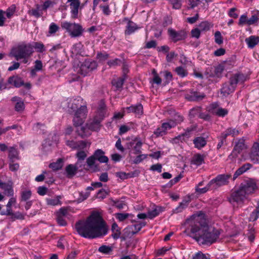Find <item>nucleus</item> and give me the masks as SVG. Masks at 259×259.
<instances>
[{
    "instance_id": "31",
    "label": "nucleus",
    "mask_w": 259,
    "mask_h": 259,
    "mask_svg": "<svg viewBox=\"0 0 259 259\" xmlns=\"http://www.w3.org/2000/svg\"><path fill=\"white\" fill-rule=\"evenodd\" d=\"M16 10V7L15 5H12L9 7L6 12L0 9V16H4L5 14L7 16H12L15 14Z\"/></svg>"
},
{
    "instance_id": "48",
    "label": "nucleus",
    "mask_w": 259,
    "mask_h": 259,
    "mask_svg": "<svg viewBox=\"0 0 259 259\" xmlns=\"http://www.w3.org/2000/svg\"><path fill=\"white\" fill-rule=\"evenodd\" d=\"M193 259H210L209 255H206L199 251L193 255Z\"/></svg>"
},
{
    "instance_id": "17",
    "label": "nucleus",
    "mask_w": 259,
    "mask_h": 259,
    "mask_svg": "<svg viewBox=\"0 0 259 259\" xmlns=\"http://www.w3.org/2000/svg\"><path fill=\"white\" fill-rule=\"evenodd\" d=\"M128 113H134L136 116H141L143 112V106L141 104H138L135 106H131L126 108Z\"/></svg>"
},
{
    "instance_id": "49",
    "label": "nucleus",
    "mask_w": 259,
    "mask_h": 259,
    "mask_svg": "<svg viewBox=\"0 0 259 259\" xmlns=\"http://www.w3.org/2000/svg\"><path fill=\"white\" fill-rule=\"evenodd\" d=\"M121 63V61L118 59L116 58L113 60H111L108 61L107 64L110 67H115L118 65H120Z\"/></svg>"
},
{
    "instance_id": "46",
    "label": "nucleus",
    "mask_w": 259,
    "mask_h": 259,
    "mask_svg": "<svg viewBox=\"0 0 259 259\" xmlns=\"http://www.w3.org/2000/svg\"><path fill=\"white\" fill-rule=\"evenodd\" d=\"M175 71L177 74L181 77H185L188 74V72L187 70L181 66L177 67L175 69Z\"/></svg>"
},
{
    "instance_id": "19",
    "label": "nucleus",
    "mask_w": 259,
    "mask_h": 259,
    "mask_svg": "<svg viewBox=\"0 0 259 259\" xmlns=\"http://www.w3.org/2000/svg\"><path fill=\"white\" fill-rule=\"evenodd\" d=\"M70 3L71 14L74 16H77L78 13V10L80 8V2L79 0H68Z\"/></svg>"
},
{
    "instance_id": "22",
    "label": "nucleus",
    "mask_w": 259,
    "mask_h": 259,
    "mask_svg": "<svg viewBox=\"0 0 259 259\" xmlns=\"http://www.w3.org/2000/svg\"><path fill=\"white\" fill-rule=\"evenodd\" d=\"M8 83L16 88L20 87L24 84L22 79L18 76H11L8 79Z\"/></svg>"
},
{
    "instance_id": "12",
    "label": "nucleus",
    "mask_w": 259,
    "mask_h": 259,
    "mask_svg": "<svg viewBox=\"0 0 259 259\" xmlns=\"http://www.w3.org/2000/svg\"><path fill=\"white\" fill-rule=\"evenodd\" d=\"M259 145L257 142L253 144L249 153V159L254 163H259Z\"/></svg>"
},
{
    "instance_id": "57",
    "label": "nucleus",
    "mask_w": 259,
    "mask_h": 259,
    "mask_svg": "<svg viewBox=\"0 0 259 259\" xmlns=\"http://www.w3.org/2000/svg\"><path fill=\"white\" fill-rule=\"evenodd\" d=\"M259 217V210L255 209L250 214L249 218L250 221H255Z\"/></svg>"
},
{
    "instance_id": "55",
    "label": "nucleus",
    "mask_w": 259,
    "mask_h": 259,
    "mask_svg": "<svg viewBox=\"0 0 259 259\" xmlns=\"http://www.w3.org/2000/svg\"><path fill=\"white\" fill-rule=\"evenodd\" d=\"M165 79V84L168 83L172 78V75L171 73L167 71L163 72Z\"/></svg>"
},
{
    "instance_id": "28",
    "label": "nucleus",
    "mask_w": 259,
    "mask_h": 259,
    "mask_svg": "<svg viewBox=\"0 0 259 259\" xmlns=\"http://www.w3.org/2000/svg\"><path fill=\"white\" fill-rule=\"evenodd\" d=\"M77 161L76 163V166H81L82 162L85 159L87 156V154L84 151H78L76 154Z\"/></svg>"
},
{
    "instance_id": "13",
    "label": "nucleus",
    "mask_w": 259,
    "mask_h": 259,
    "mask_svg": "<svg viewBox=\"0 0 259 259\" xmlns=\"http://www.w3.org/2000/svg\"><path fill=\"white\" fill-rule=\"evenodd\" d=\"M13 183L12 181H9L7 183H4L0 179V188L4 190V194L8 196H13L14 190Z\"/></svg>"
},
{
    "instance_id": "32",
    "label": "nucleus",
    "mask_w": 259,
    "mask_h": 259,
    "mask_svg": "<svg viewBox=\"0 0 259 259\" xmlns=\"http://www.w3.org/2000/svg\"><path fill=\"white\" fill-rule=\"evenodd\" d=\"M111 230L112 237L115 239L119 238L121 234L120 229L116 223H114L112 224Z\"/></svg>"
},
{
    "instance_id": "6",
    "label": "nucleus",
    "mask_w": 259,
    "mask_h": 259,
    "mask_svg": "<svg viewBox=\"0 0 259 259\" xmlns=\"http://www.w3.org/2000/svg\"><path fill=\"white\" fill-rule=\"evenodd\" d=\"M178 119L175 120H169L167 122L163 123L161 125L157 127L154 132V135L156 137H161L165 135L167 131L175 127L178 122L183 121V118L182 116H178Z\"/></svg>"
},
{
    "instance_id": "5",
    "label": "nucleus",
    "mask_w": 259,
    "mask_h": 259,
    "mask_svg": "<svg viewBox=\"0 0 259 259\" xmlns=\"http://www.w3.org/2000/svg\"><path fill=\"white\" fill-rule=\"evenodd\" d=\"M106 114V106L104 102L101 101L99 105L96 115L93 119H90L86 124V127H81L83 133L82 136H87L90 133L85 131L87 128L90 131H97L101 127V122L104 119Z\"/></svg>"
},
{
    "instance_id": "58",
    "label": "nucleus",
    "mask_w": 259,
    "mask_h": 259,
    "mask_svg": "<svg viewBox=\"0 0 259 259\" xmlns=\"http://www.w3.org/2000/svg\"><path fill=\"white\" fill-rule=\"evenodd\" d=\"M169 2L172 5V7L175 9H179L181 7V0H168Z\"/></svg>"
},
{
    "instance_id": "33",
    "label": "nucleus",
    "mask_w": 259,
    "mask_h": 259,
    "mask_svg": "<svg viewBox=\"0 0 259 259\" xmlns=\"http://www.w3.org/2000/svg\"><path fill=\"white\" fill-rule=\"evenodd\" d=\"M204 162V156L197 154L194 155L191 160V163L197 166L200 165Z\"/></svg>"
},
{
    "instance_id": "15",
    "label": "nucleus",
    "mask_w": 259,
    "mask_h": 259,
    "mask_svg": "<svg viewBox=\"0 0 259 259\" xmlns=\"http://www.w3.org/2000/svg\"><path fill=\"white\" fill-rule=\"evenodd\" d=\"M104 152L101 149H98L95 151L94 156L96 159L101 163H107L109 159L108 158L104 155Z\"/></svg>"
},
{
    "instance_id": "59",
    "label": "nucleus",
    "mask_w": 259,
    "mask_h": 259,
    "mask_svg": "<svg viewBox=\"0 0 259 259\" xmlns=\"http://www.w3.org/2000/svg\"><path fill=\"white\" fill-rule=\"evenodd\" d=\"M58 29L59 27L54 23H52L49 27V32L51 34H54L58 30Z\"/></svg>"
},
{
    "instance_id": "2",
    "label": "nucleus",
    "mask_w": 259,
    "mask_h": 259,
    "mask_svg": "<svg viewBox=\"0 0 259 259\" xmlns=\"http://www.w3.org/2000/svg\"><path fill=\"white\" fill-rule=\"evenodd\" d=\"M77 232L82 237L93 239L105 235L108 232L107 226L98 213H92L85 220L75 224Z\"/></svg>"
},
{
    "instance_id": "47",
    "label": "nucleus",
    "mask_w": 259,
    "mask_h": 259,
    "mask_svg": "<svg viewBox=\"0 0 259 259\" xmlns=\"http://www.w3.org/2000/svg\"><path fill=\"white\" fill-rule=\"evenodd\" d=\"M199 27L200 30L202 31H207L210 29V27H211V25L208 22L204 21L200 23Z\"/></svg>"
},
{
    "instance_id": "51",
    "label": "nucleus",
    "mask_w": 259,
    "mask_h": 259,
    "mask_svg": "<svg viewBox=\"0 0 259 259\" xmlns=\"http://www.w3.org/2000/svg\"><path fill=\"white\" fill-rule=\"evenodd\" d=\"M129 216L128 213H117L115 214L116 218L120 222H122L126 220Z\"/></svg>"
},
{
    "instance_id": "42",
    "label": "nucleus",
    "mask_w": 259,
    "mask_h": 259,
    "mask_svg": "<svg viewBox=\"0 0 259 259\" xmlns=\"http://www.w3.org/2000/svg\"><path fill=\"white\" fill-rule=\"evenodd\" d=\"M31 196V191L29 189L23 190L21 193V200L27 201Z\"/></svg>"
},
{
    "instance_id": "16",
    "label": "nucleus",
    "mask_w": 259,
    "mask_h": 259,
    "mask_svg": "<svg viewBox=\"0 0 259 259\" xmlns=\"http://www.w3.org/2000/svg\"><path fill=\"white\" fill-rule=\"evenodd\" d=\"M63 196L61 195H58L54 197L46 198L47 204L50 206H57L61 205L62 203L61 200L62 199Z\"/></svg>"
},
{
    "instance_id": "21",
    "label": "nucleus",
    "mask_w": 259,
    "mask_h": 259,
    "mask_svg": "<svg viewBox=\"0 0 259 259\" xmlns=\"http://www.w3.org/2000/svg\"><path fill=\"white\" fill-rule=\"evenodd\" d=\"M245 42L249 48L252 49L259 42V37L251 35L245 39Z\"/></svg>"
},
{
    "instance_id": "40",
    "label": "nucleus",
    "mask_w": 259,
    "mask_h": 259,
    "mask_svg": "<svg viewBox=\"0 0 259 259\" xmlns=\"http://www.w3.org/2000/svg\"><path fill=\"white\" fill-rule=\"evenodd\" d=\"M63 166V161L61 159H59L56 162H53L49 165L50 168L54 170H57L62 168Z\"/></svg>"
},
{
    "instance_id": "36",
    "label": "nucleus",
    "mask_w": 259,
    "mask_h": 259,
    "mask_svg": "<svg viewBox=\"0 0 259 259\" xmlns=\"http://www.w3.org/2000/svg\"><path fill=\"white\" fill-rule=\"evenodd\" d=\"M189 203V200L187 199L183 200L179 204V205L175 209V211L176 213L181 212L183 209L186 208Z\"/></svg>"
},
{
    "instance_id": "44",
    "label": "nucleus",
    "mask_w": 259,
    "mask_h": 259,
    "mask_svg": "<svg viewBox=\"0 0 259 259\" xmlns=\"http://www.w3.org/2000/svg\"><path fill=\"white\" fill-rule=\"evenodd\" d=\"M78 166H74L72 164L68 165L66 168V171L67 174L69 176L74 175Z\"/></svg>"
},
{
    "instance_id": "45",
    "label": "nucleus",
    "mask_w": 259,
    "mask_h": 259,
    "mask_svg": "<svg viewBox=\"0 0 259 259\" xmlns=\"http://www.w3.org/2000/svg\"><path fill=\"white\" fill-rule=\"evenodd\" d=\"M213 189V188H212V185H209V182L208 183V184L206 186H205V187H204L203 188H198V187H195L196 192L199 194L204 193L206 192L208 190Z\"/></svg>"
},
{
    "instance_id": "11",
    "label": "nucleus",
    "mask_w": 259,
    "mask_h": 259,
    "mask_svg": "<svg viewBox=\"0 0 259 259\" xmlns=\"http://www.w3.org/2000/svg\"><path fill=\"white\" fill-rule=\"evenodd\" d=\"M247 198V196L240 187L238 190L233 192L231 195L232 201L238 203H243Z\"/></svg>"
},
{
    "instance_id": "14",
    "label": "nucleus",
    "mask_w": 259,
    "mask_h": 259,
    "mask_svg": "<svg viewBox=\"0 0 259 259\" xmlns=\"http://www.w3.org/2000/svg\"><path fill=\"white\" fill-rule=\"evenodd\" d=\"M246 148L245 144V140L241 138L238 140L231 155L237 156V155L244 149Z\"/></svg>"
},
{
    "instance_id": "62",
    "label": "nucleus",
    "mask_w": 259,
    "mask_h": 259,
    "mask_svg": "<svg viewBox=\"0 0 259 259\" xmlns=\"http://www.w3.org/2000/svg\"><path fill=\"white\" fill-rule=\"evenodd\" d=\"M97 59L99 60V61H104L108 58L109 55L108 54L106 53H100L97 54Z\"/></svg>"
},
{
    "instance_id": "34",
    "label": "nucleus",
    "mask_w": 259,
    "mask_h": 259,
    "mask_svg": "<svg viewBox=\"0 0 259 259\" xmlns=\"http://www.w3.org/2000/svg\"><path fill=\"white\" fill-rule=\"evenodd\" d=\"M224 137L227 138L228 136H232L233 137H235L239 135V131L236 129L233 128H228L225 132L222 133Z\"/></svg>"
},
{
    "instance_id": "50",
    "label": "nucleus",
    "mask_w": 259,
    "mask_h": 259,
    "mask_svg": "<svg viewBox=\"0 0 259 259\" xmlns=\"http://www.w3.org/2000/svg\"><path fill=\"white\" fill-rule=\"evenodd\" d=\"M124 79L123 78H119L117 80H114L112 81V83L115 85L117 89H120L122 88Z\"/></svg>"
},
{
    "instance_id": "60",
    "label": "nucleus",
    "mask_w": 259,
    "mask_h": 259,
    "mask_svg": "<svg viewBox=\"0 0 259 259\" xmlns=\"http://www.w3.org/2000/svg\"><path fill=\"white\" fill-rule=\"evenodd\" d=\"M11 215V218L14 220L15 219L23 220L24 219V214L20 212H16L14 213L12 212Z\"/></svg>"
},
{
    "instance_id": "30",
    "label": "nucleus",
    "mask_w": 259,
    "mask_h": 259,
    "mask_svg": "<svg viewBox=\"0 0 259 259\" xmlns=\"http://www.w3.org/2000/svg\"><path fill=\"white\" fill-rule=\"evenodd\" d=\"M12 101L16 102L15 109L17 111H22L24 109V104L23 102L18 97H14L12 99Z\"/></svg>"
},
{
    "instance_id": "64",
    "label": "nucleus",
    "mask_w": 259,
    "mask_h": 259,
    "mask_svg": "<svg viewBox=\"0 0 259 259\" xmlns=\"http://www.w3.org/2000/svg\"><path fill=\"white\" fill-rule=\"evenodd\" d=\"M96 160V159L94 155L89 157L87 159V163L88 165L90 167H92L95 165Z\"/></svg>"
},
{
    "instance_id": "3",
    "label": "nucleus",
    "mask_w": 259,
    "mask_h": 259,
    "mask_svg": "<svg viewBox=\"0 0 259 259\" xmlns=\"http://www.w3.org/2000/svg\"><path fill=\"white\" fill-rule=\"evenodd\" d=\"M82 99L78 97L74 99H70L68 103V111L70 113H74L73 122L74 125L78 126L81 125L85 118L87 112L85 106L80 105Z\"/></svg>"
},
{
    "instance_id": "25",
    "label": "nucleus",
    "mask_w": 259,
    "mask_h": 259,
    "mask_svg": "<svg viewBox=\"0 0 259 259\" xmlns=\"http://www.w3.org/2000/svg\"><path fill=\"white\" fill-rule=\"evenodd\" d=\"M252 166V165L250 163H245L241 167L239 168L235 172L234 175V179H235L239 176L242 175L247 170L249 169Z\"/></svg>"
},
{
    "instance_id": "56",
    "label": "nucleus",
    "mask_w": 259,
    "mask_h": 259,
    "mask_svg": "<svg viewBox=\"0 0 259 259\" xmlns=\"http://www.w3.org/2000/svg\"><path fill=\"white\" fill-rule=\"evenodd\" d=\"M81 44L80 43H77L73 45L71 51L73 54H77L80 52V50L81 48Z\"/></svg>"
},
{
    "instance_id": "39",
    "label": "nucleus",
    "mask_w": 259,
    "mask_h": 259,
    "mask_svg": "<svg viewBox=\"0 0 259 259\" xmlns=\"http://www.w3.org/2000/svg\"><path fill=\"white\" fill-rule=\"evenodd\" d=\"M33 50L35 49L36 52L39 53H42L45 51V47L44 44L40 42H34L32 44Z\"/></svg>"
},
{
    "instance_id": "7",
    "label": "nucleus",
    "mask_w": 259,
    "mask_h": 259,
    "mask_svg": "<svg viewBox=\"0 0 259 259\" xmlns=\"http://www.w3.org/2000/svg\"><path fill=\"white\" fill-rule=\"evenodd\" d=\"M63 29L65 30L71 37H77L82 35L84 29L79 24L63 22L61 23Z\"/></svg>"
},
{
    "instance_id": "1",
    "label": "nucleus",
    "mask_w": 259,
    "mask_h": 259,
    "mask_svg": "<svg viewBox=\"0 0 259 259\" xmlns=\"http://www.w3.org/2000/svg\"><path fill=\"white\" fill-rule=\"evenodd\" d=\"M185 232L199 244L211 245L220 235L219 230L207 225L205 214L202 211L196 212L186 220Z\"/></svg>"
},
{
    "instance_id": "38",
    "label": "nucleus",
    "mask_w": 259,
    "mask_h": 259,
    "mask_svg": "<svg viewBox=\"0 0 259 259\" xmlns=\"http://www.w3.org/2000/svg\"><path fill=\"white\" fill-rule=\"evenodd\" d=\"M234 90V89L230 85V84H225L221 89V93L223 94L224 96H226L233 92Z\"/></svg>"
},
{
    "instance_id": "53",
    "label": "nucleus",
    "mask_w": 259,
    "mask_h": 259,
    "mask_svg": "<svg viewBox=\"0 0 259 259\" xmlns=\"http://www.w3.org/2000/svg\"><path fill=\"white\" fill-rule=\"evenodd\" d=\"M214 38H215V42L221 45L223 43V38L221 35V32L219 31H217L214 33Z\"/></svg>"
},
{
    "instance_id": "37",
    "label": "nucleus",
    "mask_w": 259,
    "mask_h": 259,
    "mask_svg": "<svg viewBox=\"0 0 259 259\" xmlns=\"http://www.w3.org/2000/svg\"><path fill=\"white\" fill-rule=\"evenodd\" d=\"M240 77H243V74H235L234 76H232L230 80V85L232 86L234 89L236 84L239 82V78Z\"/></svg>"
},
{
    "instance_id": "61",
    "label": "nucleus",
    "mask_w": 259,
    "mask_h": 259,
    "mask_svg": "<svg viewBox=\"0 0 259 259\" xmlns=\"http://www.w3.org/2000/svg\"><path fill=\"white\" fill-rule=\"evenodd\" d=\"M76 149L78 151H82L87 146V143L83 141H80L77 142Z\"/></svg>"
},
{
    "instance_id": "24",
    "label": "nucleus",
    "mask_w": 259,
    "mask_h": 259,
    "mask_svg": "<svg viewBox=\"0 0 259 259\" xmlns=\"http://www.w3.org/2000/svg\"><path fill=\"white\" fill-rule=\"evenodd\" d=\"M206 139L201 137H196L193 140L195 147L199 149L204 147L206 145Z\"/></svg>"
},
{
    "instance_id": "23",
    "label": "nucleus",
    "mask_w": 259,
    "mask_h": 259,
    "mask_svg": "<svg viewBox=\"0 0 259 259\" xmlns=\"http://www.w3.org/2000/svg\"><path fill=\"white\" fill-rule=\"evenodd\" d=\"M189 5L191 8H194L195 7L200 8H205L207 6L206 0H189Z\"/></svg>"
},
{
    "instance_id": "43",
    "label": "nucleus",
    "mask_w": 259,
    "mask_h": 259,
    "mask_svg": "<svg viewBox=\"0 0 259 259\" xmlns=\"http://www.w3.org/2000/svg\"><path fill=\"white\" fill-rule=\"evenodd\" d=\"M87 67L92 71L94 69H96L97 67V64L96 61L91 60H88L84 61Z\"/></svg>"
},
{
    "instance_id": "63",
    "label": "nucleus",
    "mask_w": 259,
    "mask_h": 259,
    "mask_svg": "<svg viewBox=\"0 0 259 259\" xmlns=\"http://www.w3.org/2000/svg\"><path fill=\"white\" fill-rule=\"evenodd\" d=\"M33 68L35 70L38 71H41L42 69V63L40 60H37L34 62V65Z\"/></svg>"
},
{
    "instance_id": "29",
    "label": "nucleus",
    "mask_w": 259,
    "mask_h": 259,
    "mask_svg": "<svg viewBox=\"0 0 259 259\" xmlns=\"http://www.w3.org/2000/svg\"><path fill=\"white\" fill-rule=\"evenodd\" d=\"M161 211V208L159 206H154L152 209L149 210L148 211V218L153 219L157 216Z\"/></svg>"
},
{
    "instance_id": "26",
    "label": "nucleus",
    "mask_w": 259,
    "mask_h": 259,
    "mask_svg": "<svg viewBox=\"0 0 259 259\" xmlns=\"http://www.w3.org/2000/svg\"><path fill=\"white\" fill-rule=\"evenodd\" d=\"M8 157L10 161L14 162L15 160L18 159V152L14 147H10L8 149Z\"/></svg>"
},
{
    "instance_id": "10",
    "label": "nucleus",
    "mask_w": 259,
    "mask_h": 259,
    "mask_svg": "<svg viewBox=\"0 0 259 259\" xmlns=\"http://www.w3.org/2000/svg\"><path fill=\"white\" fill-rule=\"evenodd\" d=\"M168 33L171 39L175 42L183 40L186 37V32L184 30L177 31L172 28H169Z\"/></svg>"
},
{
    "instance_id": "9",
    "label": "nucleus",
    "mask_w": 259,
    "mask_h": 259,
    "mask_svg": "<svg viewBox=\"0 0 259 259\" xmlns=\"http://www.w3.org/2000/svg\"><path fill=\"white\" fill-rule=\"evenodd\" d=\"M240 187L247 196L253 193L258 189L256 183L253 180H249L244 183H242Z\"/></svg>"
},
{
    "instance_id": "35",
    "label": "nucleus",
    "mask_w": 259,
    "mask_h": 259,
    "mask_svg": "<svg viewBox=\"0 0 259 259\" xmlns=\"http://www.w3.org/2000/svg\"><path fill=\"white\" fill-rule=\"evenodd\" d=\"M53 4L51 1H48L45 2L44 4L37 8V10L33 12V15H39V11L41 10H46L47 8L52 7Z\"/></svg>"
},
{
    "instance_id": "8",
    "label": "nucleus",
    "mask_w": 259,
    "mask_h": 259,
    "mask_svg": "<svg viewBox=\"0 0 259 259\" xmlns=\"http://www.w3.org/2000/svg\"><path fill=\"white\" fill-rule=\"evenodd\" d=\"M230 177V175H220L209 182V185H212L213 189L225 185L228 183Z\"/></svg>"
},
{
    "instance_id": "41",
    "label": "nucleus",
    "mask_w": 259,
    "mask_h": 259,
    "mask_svg": "<svg viewBox=\"0 0 259 259\" xmlns=\"http://www.w3.org/2000/svg\"><path fill=\"white\" fill-rule=\"evenodd\" d=\"M131 145H134V154H137L141 152V149L142 146V143L141 141H137L135 144L134 142L131 143Z\"/></svg>"
},
{
    "instance_id": "54",
    "label": "nucleus",
    "mask_w": 259,
    "mask_h": 259,
    "mask_svg": "<svg viewBox=\"0 0 259 259\" xmlns=\"http://www.w3.org/2000/svg\"><path fill=\"white\" fill-rule=\"evenodd\" d=\"M90 72V70L88 69V68L87 67V66L83 62L80 65V73L82 75H86L88 73Z\"/></svg>"
},
{
    "instance_id": "4",
    "label": "nucleus",
    "mask_w": 259,
    "mask_h": 259,
    "mask_svg": "<svg viewBox=\"0 0 259 259\" xmlns=\"http://www.w3.org/2000/svg\"><path fill=\"white\" fill-rule=\"evenodd\" d=\"M33 52L31 44L23 42L13 47L9 56L17 61L22 60V63L24 64H27Z\"/></svg>"
},
{
    "instance_id": "27",
    "label": "nucleus",
    "mask_w": 259,
    "mask_h": 259,
    "mask_svg": "<svg viewBox=\"0 0 259 259\" xmlns=\"http://www.w3.org/2000/svg\"><path fill=\"white\" fill-rule=\"evenodd\" d=\"M204 97L205 95L203 94H199L197 92H193L191 93V95H187L186 98L189 101H197L202 99Z\"/></svg>"
},
{
    "instance_id": "18",
    "label": "nucleus",
    "mask_w": 259,
    "mask_h": 259,
    "mask_svg": "<svg viewBox=\"0 0 259 259\" xmlns=\"http://www.w3.org/2000/svg\"><path fill=\"white\" fill-rule=\"evenodd\" d=\"M217 104H212L211 105L213 108V113L219 117H224L228 113V110L227 109L223 108L222 107H217Z\"/></svg>"
},
{
    "instance_id": "52",
    "label": "nucleus",
    "mask_w": 259,
    "mask_h": 259,
    "mask_svg": "<svg viewBox=\"0 0 259 259\" xmlns=\"http://www.w3.org/2000/svg\"><path fill=\"white\" fill-rule=\"evenodd\" d=\"M98 250L101 253L108 254L112 251V248L111 247L108 246L102 245L99 248Z\"/></svg>"
},
{
    "instance_id": "20",
    "label": "nucleus",
    "mask_w": 259,
    "mask_h": 259,
    "mask_svg": "<svg viewBox=\"0 0 259 259\" xmlns=\"http://www.w3.org/2000/svg\"><path fill=\"white\" fill-rule=\"evenodd\" d=\"M140 27L134 22L128 21L126 26V29L124 31L125 35H130L138 29Z\"/></svg>"
}]
</instances>
